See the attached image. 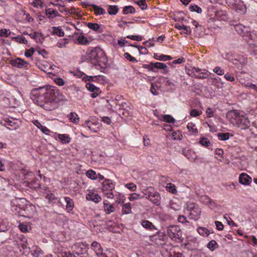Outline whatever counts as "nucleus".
Returning a JSON list of instances; mask_svg holds the SVG:
<instances>
[{
	"label": "nucleus",
	"mask_w": 257,
	"mask_h": 257,
	"mask_svg": "<svg viewBox=\"0 0 257 257\" xmlns=\"http://www.w3.org/2000/svg\"><path fill=\"white\" fill-rule=\"evenodd\" d=\"M33 123L38 128L40 129L44 134L48 135V133L50 132V130L46 126H43L38 120H35Z\"/></svg>",
	"instance_id": "aec40b11"
},
{
	"label": "nucleus",
	"mask_w": 257,
	"mask_h": 257,
	"mask_svg": "<svg viewBox=\"0 0 257 257\" xmlns=\"http://www.w3.org/2000/svg\"><path fill=\"white\" fill-rule=\"evenodd\" d=\"M151 190H153V191L149 190L146 191V193L144 194L146 196V198L149 199L154 204L159 205L160 204V194L153 188H151Z\"/></svg>",
	"instance_id": "0eeeda50"
},
{
	"label": "nucleus",
	"mask_w": 257,
	"mask_h": 257,
	"mask_svg": "<svg viewBox=\"0 0 257 257\" xmlns=\"http://www.w3.org/2000/svg\"><path fill=\"white\" fill-rule=\"evenodd\" d=\"M201 200L202 202L205 204H211L212 200L207 196H204L201 197Z\"/></svg>",
	"instance_id": "603ef678"
},
{
	"label": "nucleus",
	"mask_w": 257,
	"mask_h": 257,
	"mask_svg": "<svg viewBox=\"0 0 257 257\" xmlns=\"http://www.w3.org/2000/svg\"><path fill=\"white\" fill-rule=\"evenodd\" d=\"M106 201L103 202L104 210L108 214L113 212L115 209L113 204H109L106 202Z\"/></svg>",
	"instance_id": "6ab92c4d"
},
{
	"label": "nucleus",
	"mask_w": 257,
	"mask_h": 257,
	"mask_svg": "<svg viewBox=\"0 0 257 257\" xmlns=\"http://www.w3.org/2000/svg\"><path fill=\"white\" fill-rule=\"evenodd\" d=\"M234 29L237 34L243 37L249 46L257 47V36L255 34L251 33L249 27L237 24H234Z\"/></svg>",
	"instance_id": "7ed1b4c3"
},
{
	"label": "nucleus",
	"mask_w": 257,
	"mask_h": 257,
	"mask_svg": "<svg viewBox=\"0 0 257 257\" xmlns=\"http://www.w3.org/2000/svg\"><path fill=\"white\" fill-rule=\"evenodd\" d=\"M64 201L66 203V208L67 211L70 213L74 208V204L73 200L69 197H65L64 198Z\"/></svg>",
	"instance_id": "4468645a"
},
{
	"label": "nucleus",
	"mask_w": 257,
	"mask_h": 257,
	"mask_svg": "<svg viewBox=\"0 0 257 257\" xmlns=\"http://www.w3.org/2000/svg\"><path fill=\"white\" fill-rule=\"evenodd\" d=\"M189 9L191 12H196L198 14L202 13V9L197 5H190Z\"/></svg>",
	"instance_id": "a18cd8bd"
},
{
	"label": "nucleus",
	"mask_w": 257,
	"mask_h": 257,
	"mask_svg": "<svg viewBox=\"0 0 257 257\" xmlns=\"http://www.w3.org/2000/svg\"><path fill=\"white\" fill-rule=\"evenodd\" d=\"M123 14L127 15L128 13L134 14L136 12L135 9L132 6H125L123 10Z\"/></svg>",
	"instance_id": "f704fd0d"
},
{
	"label": "nucleus",
	"mask_w": 257,
	"mask_h": 257,
	"mask_svg": "<svg viewBox=\"0 0 257 257\" xmlns=\"http://www.w3.org/2000/svg\"><path fill=\"white\" fill-rule=\"evenodd\" d=\"M85 123L90 130L93 132H97L98 131V127L97 126L96 124H94L89 120L86 121Z\"/></svg>",
	"instance_id": "bb28decb"
},
{
	"label": "nucleus",
	"mask_w": 257,
	"mask_h": 257,
	"mask_svg": "<svg viewBox=\"0 0 257 257\" xmlns=\"http://www.w3.org/2000/svg\"><path fill=\"white\" fill-rule=\"evenodd\" d=\"M154 58L160 61H167L172 59V58L170 56L163 54L159 55L156 53L154 54Z\"/></svg>",
	"instance_id": "5701e85b"
},
{
	"label": "nucleus",
	"mask_w": 257,
	"mask_h": 257,
	"mask_svg": "<svg viewBox=\"0 0 257 257\" xmlns=\"http://www.w3.org/2000/svg\"><path fill=\"white\" fill-rule=\"evenodd\" d=\"M45 14L48 16L49 18H54L56 16H60V15L56 10H53L51 11V9L48 8L45 10Z\"/></svg>",
	"instance_id": "b1692460"
},
{
	"label": "nucleus",
	"mask_w": 257,
	"mask_h": 257,
	"mask_svg": "<svg viewBox=\"0 0 257 257\" xmlns=\"http://www.w3.org/2000/svg\"><path fill=\"white\" fill-rule=\"evenodd\" d=\"M69 119L74 123H77L79 120V117L75 112H71L70 114Z\"/></svg>",
	"instance_id": "49530a36"
},
{
	"label": "nucleus",
	"mask_w": 257,
	"mask_h": 257,
	"mask_svg": "<svg viewBox=\"0 0 257 257\" xmlns=\"http://www.w3.org/2000/svg\"><path fill=\"white\" fill-rule=\"evenodd\" d=\"M195 124L193 123H189L187 126V129L190 132H192L193 134L195 135L198 133V131L196 128H194Z\"/></svg>",
	"instance_id": "37998d69"
},
{
	"label": "nucleus",
	"mask_w": 257,
	"mask_h": 257,
	"mask_svg": "<svg viewBox=\"0 0 257 257\" xmlns=\"http://www.w3.org/2000/svg\"><path fill=\"white\" fill-rule=\"evenodd\" d=\"M226 3L230 8L234 9L237 12H243L244 9L240 0H226Z\"/></svg>",
	"instance_id": "6e6552de"
},
{
	"label": "nucleus",
	"mask_w": 257,
	"mask_h": 257,
	"mask_svg": "<svg viewBox=\"0 0 257 257\" xmlns=\"http://www.w3.org/2000/svg\"><path fill=\"white\" fill-rule=\"evenodd\" d=\"M208 74L206 72H199L197 74H194V75H192V77H194L197 79H208Z\"/></svg>",
	"instance_id": "c756f323"
},
{
	"label": "nucleus",
	"mask_w": 257,
	"mask_h": 257,
	"mask_svg": "<svg viewBox=\"0 0 257 257\" xmlns=\"http://www.w3.org/2000/svg\"><path fill=\"white\" fill-rule=\"evenodd\" d=\"M108 65V60L105 55L103 54L102 56H100L98 61H97L96 64H94V66L96 67V68L98 70H100L102 71L103 70L107 68Z\"/></svg>",
	"instance_id": "9d476101"
},
{
	"label": "nucleus",
	"mask_w": 257,
	"mask_h": 257,
	"mask_svg": "<svg viewBox=\"0 0 257 257\" xmlns=\"http://www.w3.org/2000/svg\"><path fill=\"white\" fill-rule=\"evenodd\" d=\"M197 231L202 236H208L209 234V230L205 227H199L197 228Z\"/></svg>",
	"instance_id": "473e14b6"
},
{
	"label": "nucleus",
	"mask_w": 257,
	"mask_h": 257,
	"mask_svg": "<svg viewBox=\"0 0 257 257\" xmlns=\"http://www.w3.org/2000/svg\"><path fill=\"white\" fill-rule=\"evenodd\" d=\"M226 118L230 123L240 127V129H247L250 125V121L247 114L237 110H231L227 112Z\"/></svg>",
	"instance_id": "f03ea898"
},
{
	"label": "nucleus",
	"mask_w": 257,
	"mask_h": 257,
	"mask_svg": "<svg viewBox=\"0 0 257 257\" xmlns=\"http://www.w3.org/2000/svg\"><path fill=\"white\" fill-rule=\"evenodd\" d=\"M143 67L148 69L149 70L153 72H156V70H154L153 68V62H151L149 64H143Z\"/></svg>",
	"instance_id": "bf43d9fd"
},
{
	"label": "nucleus",
	"mask_w": 257,
	"mask_h": 257,
	"mask_svg": "<svg viewBox=\"0 0 257 257\" xmlns=\"http://www.w3.org/2000/svg\"><path fill=\"white\" fill-rule=\"evenodd\" d=\"M107 11L109 15H115L117 13L118 8L116 6H109L108 8Z\"/></svg>",
	"instance_id": "2f4dec72"
},
{
	"label": "nucleus",
	"mask_w": 257,
	"mask_h": 257,
	"mask_svg": "<svg viewBox=\"0 0 257 257\" xmlns=\"http://www.w3.org/2000/svg\"><path fill=\"white\" fill-rule=\"evenodd\" d=\"M86 198L87 200H90L94 201L95 203H98L100 201L101 198L98 194L92 193L91 194H88Z\"/></svg>",
	"instance_id": "4be33fe9"
},
{
	"label": "nucleus",
	"mask_w": 257,
	"mask_h": 257,
	"mask_svg": "<svg viewBox=\"0 0 257 257\" xmlns=\"http://www.w3.org/2000/svg\"><path fill=\"white\" fill-rule=\"evenodd\" d=\"M142 225L144 227L149 229L150 230L155 229V226L153 224L152 222H151L149 220L143 221L142 222Z\"/></svg>",
	"instance_id": "72a5a7b5"
},
{
	"label": "nucleus",
	"mask_w": 257,
	"mask_h": 257,
	"mask_svg": "<svg viewBox=\"0 0 257 257\" xmlns=\"http://www.w3.org/2000/svg\"><path fill=\"white\" fill-rule=\"evenodd\" d=\"M182 152V154L184 155V156H185L186 158H187L189 160L196 159V158H194L192 156L191 153H194V152H192L190 150H186V149H183Z\"/></svg>",
	"instance_id": "58836bf2"
},
{
	"label": "nucleus",
	"mask_w": 257,
	"mask_h": 257,
	"mask_svg": "<svg viewBox=\"0 0 257 257\" xmlns=\"http://www.w3.org/2000/svg\"><path fill=\"white\" fill-rule=\"evenodd\" d=\"M87 26L89 29L98 33H101L102 32L100 26L97 23H88L87 24Z\"/></svg>",
	"instance_id": "412c9836"
},
{
	"label": "nucleus",
	"mask_w": 257,
	"mask_h": 257,
	"mask_svg": "<svg viewBox=\"0 0 257 257\" xmlns=\"http://www.w3.org/2000/svg\"><path fill=\"white\" fill-rule=\"evenodd\" d=\"M226 59L230 61L232 64L239 69H242L245 64L247 63L246 57L237 54H227Z\"/></svg>",
	"instance_id": "20e7f679"
},
{
	"label": "nucleus",
	"mask_w": 257,
	"mask_h": 257,
	"mask_svg": "<svg viewBox=\"0 0 257 257\" xmlns=\"http://www.w3.org/2000/svg\"><path fill=\"white\" fill-rule=\"evenodd\" d=\"M167 232L168 235L172 239L182 238V231L177 225H170L167 227Z\"/></svg>",
	"instance_id": "423d86ee"
},
{
	"label": "nucleus",
	"mask_w": 257,
	"mask_h": 257,
	"mask_svg": "<svg viewBox=\"0 0 257 257\" xmlns=\"http://www.w3.org/2000/svg\"><path fill=\"white\" fill-rule=\"evenodd\" d=\"M213 72L219 75H222L224 74V70L219 67H216L213 69Z\"/></svg>",
	"instance_id": "0e129e2a"
},
{
	"label": "nucleus",
	"mask_w": 257,
	"mask_h": 257,
	"mask_svg": "<svg viewBox=\"0 0 257 257\" xmlns=\"http://www.w3.org/2000/svg\"><path fill=\"white\" fill-rule=\"evenodd\" d=\"M27 186L33 188L34 189H37L39 188H40V184L39 183V180L37 178H34L30 182H27Z\"/></svg>",
	"instance_id": "f3484780"
},
{
	"label": "nucleus",
	"mask_w": 257,
	"mask_h": 257,
	"mask_svg": "<svg viewBox=\"0 0 257 257\" xmlns=\"http://www.w3.org/2000/svg\"><path fill=\"white\" fill-rule=\"evenodd\" d=\"M199 143L202 146H204L205 147H207L209 145V144H210V142L208 139L203 138L201 139V140H200Z\"/></svg>",
	"instance_id": "5fc2aeb1"
},
{
	"label": "nucleus",
	"mask_w": 257,
	"mask_h": 257,
	"mask_svg": "<svg viewBox=\"0 0 257 257\" xmlns=\"http://www.w3.org/2000/svg\"><path fill=\"white\" fill-rule=\"evenodd\" d=\"M11 34L10 30L2 29L0 30V36L8 37Z\"/></svg>",
	"instance_id": "8fccbe9b"
},
{
	"label": "nucleus",
	"mask_w": 257,
	"mask_h": 257,
	"mask_svg": "<svg viewBox=\"0 0 257 257\" xmlns=\"http://www.w3.org/2000/svg\"><path fill=\"white\" fill-rule=\"evenodd\" d=\"M252 179L249 175L246 173H241L239 176V182L244 185H249L251 182Z\"/></svg>",
	"instance_id": "9b49d317"
},
{
	"label": "nucleus",
	"mask_w": 257,
	"mask_h": 257,
	"mask_svg": "<svg viewBox=\"0 0 257 257\" xmlns=\"http://www.w3.org/2000/svg\"><path fill=\"white\" fill-rule=\"evenodd\" d=\"M55 82L59 86H63L64 83V80L60 77H56L54 79Z\"/></svg>",
	"instance_id": "052dcab7"
},
{
	"label": "nucleus",
	"mask_w": 257,
	"mask_h": 257,
	"mask_svg": "<svg viewBox=\"0 0 257 257\" xmlns=\"http://www.w3.org/2000/svg\"><path fill=\"white\" fill-rule=\"evenodd\" d=\"M91 247L95 250L97 255H103L102 248L99 243L96 241H93L91 244Z\"/></svg>",
	"instance_id": "a211bd4d"
},
{
	"label": "nucleus",
	"mask_w": 257,
	"mask_h": 257,
	"mask_svg": "<svg viewBox=\"0 0 257 257\" xmlns=\"http://www.w3.org/2000/svg\"><path fill=\"white\" fill-rule=\"evenodd\" d=\"M102 190L103 192L109 191H112L114 188L115 185L109 180H105L102 183Z\"/></svg>",
	"instance_id": "ddd939ff"
},
{
	"label": "nucleus",
	"mask_w": 257,
	"mask_h": 257,
	"mask_svg": "<svg viewBox=\"0 0 257 257\" xmlns=\"http://www.w3.org/2000/svg\"><path fill=\"white\" fill-rule=\"evenodd\" d=\"M153 68L154 70L156 69H164L167 68V65L163 63L156 62L153 63Z\"/></svg>",
	"instance_id": "79ce46f5"
},
{
	"label": "nucleus",
	"mask_w": 257,
	"mask_h": 257,
	"mask_svg": "<svg viewBox=\"0 0 257 257\" xmlns=\"http://www.w3.org/2000/svg\"><path fill=\"white\" fill-rule=\"evenodd\" d=\"M31 96L35 103L48 111L56 109L64 97L58 88L51 85L33 89Z\"/></svg>",
	"instance_id": "f257e3e1"
},
{
	"label": "nucleus",
	"mask_w": 257,
	"mask_h": 257,
	"mask_svg": "<svg viewBox=\"0 0 257 257\" xmlns=\"http://www.w3.org/2000/svg\"><path fill=\"white\" fill-rule=\"evenodd\" d=\"M162 118L161 120L169 123H174L175 119L170 115L165 114L162 116Z\"/></svg>",
	"instance_id": "c9c22d12"
},
{
	"label": "nucleus",
	"mask_w": 257,
	"mask_h": 257,
	"mask_svg": "<svg viewBox=\"0 0 257 257\" xmlns=\"http://www.w3.org/2000/svg\"><path fill=\"white\" fill-rule=\"evenodd\" d=\"M86 175L87 177L92 180H95L97 179V175L95 171L92 170H89L86 172Z\"/></svg>",
	"instance_id": "a19ab883"
},
{
	"label": "nucleus",
	"mask_w": 257,
	"mask_h": 257,
	"mask_svg": "<svg viewBox=\"0 0 257 257\" xmlns=\"http://www.w3.org/2000/svg\"><path fill=\"white\" fill-rule=\"evenodd\" d=\"M34 51V49L33 48L26 50L25 53V56L27 57H30L33 54Z\"/></svg>",
	"instance_id": "69168bd1"
},
{
	"label": "nucleus",
	"mask_w": 257,
	"mask_h": 257,
	"mask_svg": "<svg viewBox=\"0 0 257 257\" xmlns=\"http://www.w3.org/2000/svg\"><path fill=\"white\" fill-rule=\"evenodd\" d=\"M215 224L216 227V229L219 230H222L223 229L224 225L220 221H215Z\"/></svg>",
	"instance_id": "774afa93"
},
{
	"label": "nucleus",
	"mask_w": 257,
	"mask_h": 257,
	"mask_svg": "<svg viewBox=\"0 0 257 257\" xmlns=\"http://www.w3.org/2000/svg\"><path fill=\"white\" fill-rule=\"evenodd\" d=\"M58 138L61 141L62 143H69L70 142L71 138L67 135L63 134H59L58 135Z\"/></svg>",
	"instance_id": "c85d7f7f"
},
{
	"label": "nucleus",
	"mask_w": 257,
	"mask_h": 257,
	"mask_svg": "<svg viewBox=\"0 0 257 257\" xmlns=\"http://www.w3.org/2000/svg\"><path fill=\"white\" fill-rule=\"evenodd\" d=\"M166 188L169 192H172L173 194L177 193V190L175 185L172 183H168L166 186Z\"/></svg>",
	"instance_id": "c03bdc74"
},
{
	"label": "nucleus",
	"mask_w": 257,
	"mask_h": 257,
	"mask_svg": "<svg viewBox=\"0 0 257 257\" xmlns=\"http://www.w3.org/2000/svg\"><path fill=\"white\" fill-rule=\"evenodd\" d=\"M16 41L20 43L26 44L28 43L27 40L26 39L25 37L23 36H17L15 38Z\"/></svg>",
	"instance_id": "864d4df0"
},
{
	"label": "nucleus",
	"mask_w": 257,
	"mask_h": 257,
	"mask_svg": "<svg viewBox=\"0 0 257 257\" xmlns=\"http://www.w3.org/2000/svg\"><path fill=\"white\" fill-rule=\"evenodd\" d=\"M104 54V52L99 48H94L88 54L87 59L90 61L93 65L96 64L98 59Z\"/></svg>",
	"instance_id": "39448f33"
},
{
	"label": "nucleus",
	"mask_w": 257,
	"mask_h": 257,
	"mask_svg": "<svg viewBox=\"0 0 257 257\" xmlns=\"http://www.w3.org/2000/svg\"><path fill=\"white\" fill-rule=\"evenodd\" d=\"M32 5L34 7L38 8L39 6L43 7V3L41 0H34L32 3Z\"/></svg>",
	"instance_id": "13d9d810"
},
{
	"label": "nucleus",
	"mask_w": 257,
	"mask_h": 257,
	"mask_svg": "<svg viewBox=\"0 0 257 257\" xmlns=\"http://www.w3.org/2000/svg\"><path fill=\"white\" fill-rule=\"evenodd\" d=\"M215 154L217 155L216 156V158L218 160L220 161H221L222 160V159H223V155L224 154V151L223 149L217 148L215 149Z\"/></svg>",
	"instance_id": "e433bc0d"
},
{
	"label": "nucleus",
	"mask_w": 257,
	"mask_h": 257,
	"mask_svg": "<svg viewBox=\"0 0 257 257\" xmlns=\"http://www.w3.org/2000/svg\"><path fill=\"white\" fill-rule=\"evenodd\" d=\"M145 197V195H142L141 194H138L137 193H133L129 197V200L130 201H134L135 200H137L140 198H143Z\"/></svg>",
	"instance_id": "3c124183"
},
{
	"label": "nucleus",
	"mask_w": 257,
	"mask_h": 257,
	"mask_svg": "<svg viewBox=\"0 0 257 257\" xmlns=\"http://www.w3.org/2000/svg\"><path fill=\"white\" fill-rule=\"evenodd\" d=\"M46 198L49 200V201L52 203H55L56 201L58 200V203L62 204V202L61 201V199H58V198L56 197L54 194L52 193L48 194Z\"/></svg>",
	"instance_id": "cd10ccee"
},
{
	"label": "nucleus",
	"mask_w": 257,
	"mask_h": 257,
	"mask_svg": "<svg viewBox=\"0 0 257 257\" xmlns=\"http://www.w3.org/2000/svg\"><path fill=\"white\" fill-rule=\"evenodd\" d=\"M91 6L93 7L95 14L96 15H104L106 14L105 11L103 8L95 5H92Z\"/></svg>",
	"instance_id": "a878e982"
},
{
	"label": "nucleus",
	"mask_w": 257,
	"mask_h": 257,
	"mask_svg": "<svg viewBox=\"0 0 257 257\" xmlns=\"http://www.w3.org/2000/svg\"><path fill=\"white\" fill-rule=\"evenodd\" d=\"M32 254L34 257H39L40 254H42L41 249L40 248L36 247V249L33 251Z\"/></svg>",
	"instance_id": "680f3d73"
},
{
	"label": "nucleus",
	"mask_w": 257,
	"mask_h": 257,
	"mask_svg": "<svg viewBox=\"0 0 257 257\" xmlns=\"http://www.w3.org/2000/svg\"><path fill=\"white\" fill-rule=\"evenodd\" d=\"M244 86L247 88H251L257 92V86L254 84L251 83V82H247V83L244 84Z\"/></svg>",
	"instance_id": "e2e57ef3"
},
{
	"label": "nucleus",
	"mask_w": 257,
	"mask_h": 257,
	"mask_svg": "<svg viewBox=\"0 0 257 257\" xmlns=\"http://www.w3.org/2000/svg\"><path fill=\"white\" fill-rule=\"evenodd\" d=\"M8 126L7 127L10 130H16L18 126V125L15 122L9 120L7 122Z\"/></svg>",
	"instance_id": "09e8293b"
},
{
	"label": "nucleus",
	"mask_w": 257,
	"mask_h": 257,
	"mask_svg": "<svg viewBox=\"0 0 257 257\" xmlns=\"http://www.w3.org/2000/svg\"><path fill=\"white\" fill-rule=\"evenodd\" d=\"M86 87L89 91L92 92H98L99 91V89L98 88L90 83H88L86 84Z\"/></svg>",
	"instance_id": "ea45409f"
},
{
	"label": "nucleus",
	"mask_w": 257,
	"mask_h": 257,
	"mask_svg": "<svg viewBox=\"0 0 257 257\" xmlns=\"http://www.w3.org/2000/svg\"><path fill=\"white\" fill-rule=\"evenodd\" d=\"M88 247L86 245L81 243L79 244L76 249L75 252L76 253L79 255L86 254L87 252Z\"/></svg>",
	"instance_id": "2eb2a0df"
},
{
	"label": "nucleus",
	"mask_w": 257,
	"mask_h": 257,
	"mask_svg": "<svg viewBox=\"0 0 257 257\" xmlns=\"http://www.w3.org/2000/svg\"><path fill=\"white\" fill-rule=\"evenodd\" d=\"M217 245V243L214 240H212L208 243L207 247L210 249L213 250Z\"/></svg>",
	"instance_id": "4d7b16f0"
},
{
	"label": "nucleus",
	"mask_w": 257,
	"mask_h": 257,
	"mask_svg": "<svg viewBox=\"0 0 257 257\" xmlns=\"http://www.w3.org/2000/svg\"><path fill=\"white\" fill-rule=\"evenodd\" d=\"M10 64L13 66L21 68L27 66L28 63L23 59L18 58L14 60H11L10 61Z\"/></svg>",
	"instance_id": "f8f14e48"
},
{
	"label": "nucleus",
	"mask_w": 257,
	"mask_h": 257,
	"mask_svg": "<svg viewBox=\"0 0 257 257\" xmlns=\"http://www.w3.org/2000/svg\"><path fill=\"white\" fill-rule=\"evenodd\" d=\"M137 4L140 6L142 10L147 9V5L146 0H140L136 2Z\"/></svg>",
	"instance_id": "de8ad7c7"
},
{
	"label": "nucleus",
	"mask_w": 257,
	"mask_h": 257,
	"mask_svg": "<svg viewBox=\"0 0 257 257\" xmlns=\"http://www.w3.org/2000/svg\"><path fill=\"white\" fill-rule=\"evenodd\" d=\"M187 209L190 211V215L193 216L195 219L198 218L201 211L200 208L195 203H190L187 205Z\"/></svg>",
	"instance_id": "1a4fd4ad"
},
{
	"label": "nucleus",
	"mask_w": 257,
	"mask_h": 257,
	"mask_svg": "<svg viewBox=\"0 0 257 257\" xmlns=\"http://www.w3.org/2000/svg\"><path fill=\"white\" fill-rule=\"evenodd\" d=\"M53 33L59 37H63L64 35V32L61 27H53Z\"/></svg>",
	"instance_id": "393cba45"
},
{
	"label": "nucleus",
	"mask_w": 257,
	"mask_h": 257,
	"mask_svg": "<svg viewBox=\"0 0 257 257\" xmlns=\"http://www.w3.org/2000/svg\"><path fill=\"white\" fill-rule=\"evenodd\" d=\"M124 57L128 60H129L130 61L132 62H137L138 61L137 60V59L132 56L128 53H125L124 54Z\"/></svg>",
	"instance_id": "6e6d98bb"
},
{
	"label": "nucleus",
	"mask_w": 257,
	"mask_h": 257,
	"mask_svg": "<svg viewBox=\"0 0 257 257\" xmlns=\"http://www.w3.org/2000/svg\"><path fill=\"white\" fill-rule=\"evenodd\" d=\"M125 187L132 191H135L137 188L136 185L133 183L126 184Z\"/></svg>",
	"instance_id": "338daca9"
},
{
	"label": "nucleus",
	"mask_w": 257,
	"mask_h": 257,
	"mask_svg": "<svg viewBox=\"0 0 257 257\" xmlns=\"http://www.w3.org/2000/svg\"><path fill=\"white\" fill-rule=\"evenodd\" d=\"M130 109L126 108H119L117 113L121 118L127 117L132 114Z\"/></svg>",
	"instance_id": "dca6fc26"
},
{
	"label": "nucleus",
	"mask_w": 257,
	"mask_h": 257,
	"mask_svg": "<svg viewBox=\"0 0 257 257\" xmlns=\"http://www.w3.org/2000/svg\"><path fill=\"white\" fill-rule=\"evenodd\" d=\"M131 207L130 203L123 204L122 205V212L124 214H129L131 212Z\"/></svg>",
	"instance_id": "4c0bfd02"
},
{
	"label": "nucleus",
	"mask_w": 257,
	"mask_h": 257,
	"mask_svg": "<svg viewBox=\"0 0 257 257\" xmlns=\"http://www.w3.org/2000/svg\"><path fill=\"white\" fill-rule=\"evenodd\" d=\"M77 40L79 43L81 45H87L89 43V41L87 38L82 34L79 35Z\"/></svg>",
	"instance_id": "7c9ffc66"
}]
</instances>
